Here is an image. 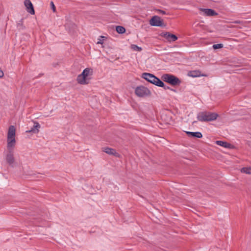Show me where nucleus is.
Wrapping results in <instances>:
<instances>
[{"instance_id": "f257e3e1", "label": "nucleus", "mask_w": 251, "mask_h": 251, "mask_svg": "<svg viewBox=\"0 0 251 251\" xmlns=\"http://www.w3.org/2000/svg\"><path fill=\"white\" fill-rule=\"evenodd\" d=\"M93 74V69L91 68H86L77 76L76 81L80 85H87L90 83Z\"/></svg>"}, {"instance_id": "f03ea898", "label": "nucleus", "mask_w": 251, "mask_h": 251, "mask_svg": "<svg viewBox=\"0 0 251 251\" xmlns=\"http://www.w3.org/2000/svg\"><path fill=\"white\" fill-rule=\"evenodd\" d=\"M218 117L217 113L202 111L198 113L197 118L200 122H210L216 120Z\"/></svg>"}, {"instance_id": "7ed1b4c3", "label": "nucleus", "mask_w": 251, "mask_h": 251, "mask_svg": "<svg viewBox=\"0 0 251 251\" xmlns=\"http://www.w3.org/2000/svg\"><path fill=\"white\" fill-rule=\"evenodd\" d=\"M16 128L14 126H10L9 127L7 133V148L11 149L13 148L16 144Z\"/></svg>"}, {"instance_id": "20e7f679", "label": "nucleus", "mask_w": 251, "mask_h": 251, "mask_svg": "<svg viewBox=\"0 0 251 251\" xmlns=\"http://www.w3.org/2000/svg\"><path fill=\"white\" fill-rule=\"evenodd\" d=\"M142 77L149 82L156 86L164 87V83L158 78L151 74L144 73L142 75Z\"/></svg>"}, {"instance_id": "39448f33", "label": "nucleus", "mask_w": 251, "mask_h": 251, "mask_svg": "<svg viewBox=\"0 0 251 251\" xmlns=\"http://www.w3.org/2000/svg\"><path fill=\"white\" fill-rule=\"evenodd\" d=\"M162 79L172 85H176L180 83L179 79L175 76L169 74H164L161 77Z\"/></svg>"}, {"instance_id": "423d86ee", "label": "nucleus", "mask_w": 251, "mask_h": 251, "mask_svg": "<svg viewBox=\"0 0 251 251\" xmlns=\"http://www.w3.org/2000/svg\"><path fill=\"white\" fill-rule=\"evenodd\" d=\"M135 94L139 97H145L151 95L150 91L146 87L140 86L135 90Z\"/></svg>"}, {"instance_id": "0eeeda50", "label": "nucleus", "mask_w": 251, "mask_h": 251, "mask_svg": "<svg viewBox=\"0 0 251 251\" xmlns=\"http://www.w3.org/2000/svg\"><path fill=\"white\" fill-rule=\"evenodd\" d=\"M160 35L169 42L175 41L177 39V37L175 35L168 32H162Z\"/></svg>"}, {"instance_id": "6e6552de", "label": "nucleus", "mask_w": 251, "mask_h": 251, "mask_svg": "<svg viewBox=\"0 0 251 251\" xmlns=\"http://www.w3.org/2000/svg\"><path fill=\"white\" fill-rule=\"evenodd\" d=\"M150 24L152 26H160L163 24V21L159 17L154 16L151 19Z\"/></svg>"}, {"instance_id": "1a4fd4ad", "label": "nucleus", "mask_w": 251, "mask_h": 251, "mask_svg": "<svg viewBox=\"0 0 251 251\" xmlns=\"http://www.w3.org/2000/svg\"><path fill=\"white\" fill-rule=\"evenodd\" d=\"M24 5L27 12L31 15L35 14L33 5L30 0H25Z\"/></svg>"}, {"instance_id": "9d476101", "label": "nucleus", "mask_w": 251, "mask_h": 251, "mask_svg": "<svg viewBox=\"0 0 251 251\" xmlns=\"http://www.w3.org/2000/svg\"><path fill=\"white\" fill-rule=\"evenodd\" d=\"M101 151L109 155H113L116 157L119 156L120 155L114 149L108 147H103L101 149Z\"/></svg>"}, {"instance_id": "9b49d317", "label": "nucleus", "mask_w": 251, "mask_h": 251, "mask_svg": "<svg viewBox=\"0 0 251 251\" xmlns=\"http://www.w3.org/2000/svg\"><path fill=\"white\" fill-rule=\"evenodd\" d=\"M201 11L202 14L207 16H216L218 14L211 9H201Z\"/></svg>"}, {"instance_id": "f8f14e48", "label": "nucleus", "mask_w": 251, "mask_h": 251, "mask_svg": "<svg viewBox=\"0 0 251 251\" xmlns=\"http://www.w3.org/2000/svg\"><path fill=\"white\" fill-rule=\"evenodd\" d=\"M34 125L32 128L30 129L26 130V132L30 133L32 132L34 133H38L39 131V129L40 128V124L37 122H34Z\"/></svg>"}, {"instance_id": "ddd939ff", "label": "nucleus", "mask_w": 251, "mask_h": 251, "mask_svg": "<svg viewBox=\"0 0 251 251\" xmlns=\"http://www.w3.org/2000/svg\"><path fill=\"white\" fill-rule=\"evenodd\" d=\"M215 143L217 145L226 148H231L232 147L230 144L222 141H216Z\"/></svg>"}, {"instance_id": "4468645a", "label": "nucleus", "mask_w": 251, "mask_h": 251, "mask_svg": "<svg viewBox=\"0 0 251 251\" xmlns=\"http://www.w3.org/2000/svg\"><path fill=\"white\" fill-rule=\"evenodd\" d=\"M186 133L189 136H192L199 138H201L202 137V135L200 132H193L190 131H186Z\"/></svg>"}, {"instance_id": "2eb2a0df", "label": "nucleus", "mask_w": 251, "mask_h": 251, "mask_svg": "<svg viewBox=\"0 0 251 251\" xmlns=\"http://www.w3.org/2000/svg\"><path fill=\"white\" fill-rule=\"evenodd\" d=\"M188 75L193 77L201 76V73L199 71H192L188 72Z\"/></svg>"}, {"instance_id": "dca6fc26", "label": "nucleus", "mask_w": 251, "mask_h": 251, "mask_svg": "<svg viewBox=\"0 0 251 251\" xmlns=\"http://www.w3.org/2000/svg\"><path fill=\"white\" fill-rule=\"evenodd\" d=\"M241 172L242 173H245L248 175H251V167H243L241 169Z\"/></svg>"}, {"instance_id": "f3484780", "label": "nucleus", "mask_w": 251, "mask_h": 251, "mask_svg": "<svg viewBox=\"0 0 251 251\" xmlns=\"http://www.w3.org/2000/svg\"><path fill=\"white\" fill-rule=\"evenodd\" d=\"M116 31L119 33H124L126 31L125 28L121 26H117L116 27Z\"/></svg>"}, {"instance_id": "a211bd4d", "label": "nucleus", "mask_w": 251, "mask_h": 251, "mask_svg": "<svg viewBox=\"0 0 251 251\" xmlns=\"http://www.w3.org/2000/svg\"><path fill=\"white\" fill-rule=\"evenodd\" d=\"M130 48L132 50L135 51H141L142 50L141 47H139L136 45H131Z\"/></svg>"}, {"instance_id": "6ab92c4d", "label": "nucleus", "mask_w": 251, "mask_h": 251, "mask_svg": "<svg viewBox=\"0 0 251 251\" xmlns=\"http://www.w3.org/2000/svg\"><path fill=\"white\" fill-rule=\"evenodd\" d=\"M223 47V45L222 44H214L213 45V48L215 50L221 49Z\"/></svg>"}, {"instance_id": "aec40b11", "label": "nucleus", "mask_w": 251, "mask_h": 251, "mask_svg": "<svg viewBox=\"0 0 251 251\" xmlns=\"http://www.w3.org/2000/svg\"><path fill=\"white\" fill-rule=\"evenodd\" d=\"M104 38H105L104 36H101L100 38L98 39V41L97 42V44H102L104 41Z\"/></svg>"}, {"instance_id": "412c9836", "label": "nucleus", "mask_w": 251, "mask_h": 251, "mask_svg": "<svg viewBox=\"0 0 251 251\" xmlns=\"http://www.w3.org/2000/svg\"><path fill=\"white\" fill-rule=\"evenodd\" d=\"M14 158H7V162L9 164H12L14 161Z\"/></svg>"}, {"instance_id": "4be33fe9", "label": "nucleus", "mask_w": 251, "mask_h": 251, "mask_svg": "<svg viewBox=\"0 0 251 251\" xmlns=\"http://www.w3.org/2000/svg\"><path fill=\"white\" fill-rule=\"evenodd\" d=\"M50 4L51 8L52 9L53 11L54 12H55L56 11V8H55V5L54 4L53 2V1H51Z\"/></svg>"}, {"instance_id": "5701e85b", "label": "nucleus", "mask_w": 251, "mask_h": 251, "mask_svg": "<svg viewBox=\"0 0 251 251\" xmlns=\"http://www.w3.org/2000/svg\"><path fill=\"white\" fill-rule=\"evenodd\" d=\"M3 76V73L2 71L0 70V77H2Z\"/></svg>"}, {"instance_id": "b1692460", "label": "nucleus", "mask_w": 251, "mask_h": 251, "mask_svg": "<svg viewBox=\"0 0 251 251\" xmlns=\"http://www.w3.org/2000/svg\"><path fill=\"white\" fill-rule=\"evenodd\" d=\"M164 88V89L166 90V89H169V87H168V86H165L164 85V87H163Z\"/></svg>"}]
</instances>
